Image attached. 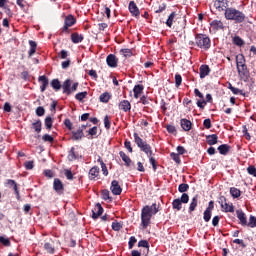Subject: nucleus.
Listing matches in <instances>:
<instances>
[{
  "label": "nucleus",
  "mask_w": 256,
  "mask_h": 256,
  "mask_svg": "<svg viewBox=\"0 0 256 256\" xmlns=\"http://www.w3.org/2000/svg\"><path fill=\"white\" fill-rule=\"evenodd\" d=\"M134 142L137 147L140 148V151L147 155L150 165H152L153 171H157V160L153 157V150L151 149V145L144 141L139 137V134L134 133Z\"/></svg>",
  "instance_id": "nucleus-1"
},
{
  "label": "nucleus",
  "mask_w": 256,
  "mask_h": 256,
  "mask_svg": "<svg viewBox=\"0 0 256 256\" xmlns=\"http://www.w3.org/2000/svg\"><path fill=\"white\" fill-rule=\"evenodd\" d=\"M159 213V206L157 203H153L151 206L146 205L141 211V225L143 229H147L151 225V217Z\"/></svg>",
  "instance_id": "nucleus-2"
},
{
  "label": "nucleus",
  "mask_w": 256,
  "mask_h": 256,
  "mask_svg": "<svg viewBox=\"0 0 256 256\" xmlns=\"http://www.w3.org/2000/svg\"><path fill=\"white\" fill-rule=\"evenodd\" d=\"M236 68L238 75L242 81H249L251 74L247 68L245 56L243 54L236 55Z\"/></svg>",
  "instance_id": "nucleus-3"
},
{
  "label": "nucleus",
  "mask_w": 256,
  "mask_h": 256,
  "mask_svg": "<svg viewBox=\"0 0 256 256\" xmlns=\"http://www.w3.org/2000/svg\"><path fill=\"white\" fill-rule=\"evenodd\" d=\"M224 18L226 21H234L236 24L245 23L247 16L237 8L230 7L224 12Z\"/></svg>",
  "instance_id": "nucleus-4"
},
{
  "label": "nucleus",
  "mask_w": 256,
  "mask_h": 256,
  "mask_svg": "<svg viewBox=\"0 0 256 256\" xmlns=\"http://www.w3.org/2000/svg\"><path fill=\"white\" fill-rule=\"evenodd\" d=\"M195 45H197L199 49H204V51H209V49H211V38H209L207 34H196Z\"/></svg>",
  "instance_id": "nucleus-5"
},
{
  "label": "nucleus",
  "mask_w": 256,
  "mask_h": 256,
  "mask_svg": "<svg viewBox=\"0 0 256 256\" xmlns=\"http://www.w3.org/2000/svg\"><path fill=\"white\" fill-rule=\"evenodd\" d=\"M218 203L224 213H235V206H233V203H227V198L225 196H220L218 198Z\"/></svg>",
  "instance_id": "nucleus-6"
},
{
  "label": "nucleus",
  "mask_w": 256,
  "mask_h": 256,
  "mask_svg": "<svg viewBox=\"0 0 256 256\" xmlns=\"http://www.w3.org/2000/svg\"><path fill=\"white\" fill-rule=\"evenodd\" d=\"M77 23V19L73 15H68L65 17L64 26L61 28L62 33H69V27H73Z\"/></svg>",
  "instance_id": "nucleus-7"
},
{
  "label": "nucleus",
  "mask_w": 256,
  "mask_h": 256,
  "mask_svg": "<svg viewBox=\"0 0 256 256\" xmlns=\"http://www.w3.org/2000/svg\"><path fill=\"white\" fill-rule=\"evenodd\" d=\"M214 8L218 13H226L227 9H229V0H216L214 1Z\"/></svg>",
  "instance_id": "nucleus-8"
},
{
  "label": "nucleus",
  "mask_w": 256,
  "mask_h": 256,
  "mask_svg": "<svg viewBox=\"0 0 256 256\" xmlns=\"http://www.w3.org/2000/svg\"><path fill=\"white\" fill-rule=\"evenodd\" d=\"M210 31L217 33V31H225V24L221 20H213L210 22Z\"/></svg>",
  "instance_id": "nucleus-9"
},
{
  "label": "nucleus",
  "mask_w": 256,
  "mask_h": 256,
  "mask_svg": "<svg viewBox=\"0 0 256 256\" xmlns=\"http://www.w3.org/2000/svg\"><path fill=\"white\" fill-rule=\"evenodd\" d=\"M53 189L58 193V195H63V192L65 191V186L63 185V182L59 178H55L53 182Z\"/></svg>",
  "instance_id": "nucleus-10"
},
{
  "label": "nucleus",
  "mask_w": 256,
  "mask_h": 256,
  "mask_svg": "<svg viewBox=\"0 0 256 256\" xmlns=\"http://www.w3.org/2000/svg\"><path fill=\"white\" fill-rule=\"evenodd\" d=\"M128 9L133 17H136V19H139L141 12L139 11V7H137V4L135 3V1L129 2Z\"/></svg>",
  "instance_id": "nucleus-11"
},
{
  "label": "nucleus",
  "mask_w": 256,
  "mask_h": 256,
  "mask_svg": "<svg viewBox=\"0 0 256 256\" xmlns=\"http://www.w3.org/2000/svg\"><path fill=\"white\" fill-rule=\"evenodd\" d=\"M110 191L113 193V195H121V193H123V188H121V185H119V181L113 180L111 182Z\"/></svg>",
  "instance_id": "nucleus-12"
},
{
  "label": "nucleus",
  "mask_w": 256,
  "mask_h": 256,
  "mask_svg": "<svg viewBox=\"0 0 256 256\" xmlns=\"http://www.w3.org/2000/svg\"><path fill=\"white\" fill-rule=\"evenodd\" d=\"M38 81L39 83H41L40 85L41 93H45V91L47 90V87H49V78H47V76L45 75H42L38 77Z\"/></svg>",
  "instance_id": "nucleus-13"
},
{
  "label": "nucleus",
  "mask_w": 256,
  "mask_h": 256,
  "mask_svg": "<svg viewBox=\"0 0 256 256\" xmlns=\"http://www.w3.org/2000/svg\"><path fill=\"white\" fill-rule=\"evenodd\" d=\"M103 215V206H101V203H97L92 210V219H99Z\"/></svg>",
  "instance_id": "nucleus-14"
},
{
  "label": "nucleus",
  "mask_w": 256,
  "mask_h": 256,
  "mask_svg": "<svg viewBox=\"0 0 256 256\" xmlns=\"http://www.w3.org/2000/svg\"><path fill=\"white\" fill-rule=\"evenodd\" d=\"M106 63L108 67L115 68L117 67V63H119V59H117V56H115V54H109L106 58Z\"/></svg>",
  "instance_id": "nucleus-15"
},
{
  "label": "nucleus",
  "mask_w": 256,
  "mask_h": 256,
  "mask_svg": "<svg viewBox=\"0 0 256 256\" xmlns=\"http://www.w3.org/2000/svg\"><path fill=\"white\" fill-rule=\"evenodd\" d=\"M236 215L237 219L240 221V225H242V227H247V216L245 215V212H243V210H237Z\"/></svg>",
  "instance_id": "nucleus-16"
},
{
  "label": "nucleus",
  "mask_w": 256,
  "mask_h": 256,
  "mask_svg": "<svg viewBox=\"0 0 256 256\" xmlns=\"http://www.w3.org/2000/svg\"><path fill=\"white\" fill-rule=\"evenodd\" d=\"M73 81H71V79H66L63 84L61 85L62 89H63V93L65 95H71V85H72Z\"/></svg>",
  "instance_id": "nucleus-17"
},
{
  "label": "nucleus",
  "mask_w": 256,
  "mask_h": 256,
  "mask_svg": "<svg viewBox=\"0 0 256 256\" xmlns=\"http://www.w3.org/2000/svg\"><path fill=\"white\" fill-rule=\"evenodd\" d=\"M85 137L83 129H78L77 131H72V136L70 137L71 141H81Z\"/></svg>",
  "instance_id": "nucleus-18"
},
{
  "label": "nucleus",
  "mask_w": 256,
  "mask_h": 256,
  "mask_svg": "<svg viewBox=\"0 0 256 256\" xmlns=\"http://www.w3.org/2000/svg\"><path fill=\"white\" fill-rule=\"evenodd\" d=\"M200 71V79H205L211 73V68H209V65L203 64L199 68Z\"/></svg>",
  "instance_id": "nucleus-19"
},
{
  "label": "nucleus",
  "mask_w": 256,
  "mask_h": 256,
  "mask_svg": "<svg viewBox=\"0 0 256 256\" xmlns=\"http://www.w3.org/2000/svg\"><path fill=\"white\" fill-rule=\"evenodd\" d=\"M120 111H124V113H127L131 111V102L128 100H122L118 105Z\"/></svg>",
  "instance_id": "nucleus-20"
},
{
  "label": "nucleus",
  "mask_w": 256,
  "mask_h": 256,
  "mask_svg": "<svg viewBox=\"0 0 256 256\" xmlns=\"http://www.w3.org/2000/svg\"><path fill=\"white\" fill-rule=\"evenodd\" d=\"M218 141H219V136H217V134L206 136V143L210 145V147H213V145H217Z\"/></svg>",
  "instance_id": "nucleus-21"
},
{
  "label": "nucleus",
  "mask_w": 256,
  "mask_h": 256,
  "mask_svg": "<svg viewBox=\"0 0 256 256\" xmlns=\"http://www.w3.org/2000/svg\"><path fill=\"white\" fill-rule=\"evenodd\" d=\"M180 125L183 131H191V128L193 127V123H191V120H187L185 118L180 120Z\"/></svg>",
  "instance_id": "nucleus-22"
},
{
  "label": "nucleus",
  "mask_w": 256,
  "mask_h": 256,
  "mask_svg": "<svg viewBox=\"0 0 256 256\" xmlns=\"http://www.w3.org/2000/svg\"><path fill=\"white\" fill-rule=\"evenodd\" d=\"M88 177L90 181L95 180L96 177H99V167L94 166L89 170Z\"/></svg>",
  "instance_id": "nucleus-23"
},
{
  "label": "nucleus",
  "mask_w": 256,
  "mask_h": 256,
  "mask_svg": "<svg viewBox=\"0 0 256 256\" xmlns=\"http://www.w3.org/2000/svg\"><path fill=\"white\" fill-rule=\"evenodd\" d=\"M144 89H145V86H143V84L135 85L133 88L134 98L139 99V95L143 93Z\"/></svg>",
  "instance_id": "nucleus-24"
},
{
  "label": "nucleus",
  "mask_w": 256,
  "mask_h": 256,
  "mask_svg": "<svg viewBox=\"0 0 256 256\" xmlns=\"http://www.w3.org/2000/svg\"><path fill=\"white\" fill-rule=\"evenodd\" d=\"M42 128H43V123L41 122V120L38 119L32 123L31 129H33L35 133L37 134L41 133Z\"/></svg>",
  "instance_id": "nucleus-25"
},
{
  "label": "nucleus",
  "mask_w": 256,
  "mask_h": 256,
  "mask_svg": "<svg viewBox=\"0 0 256 256\" xmlns=\"http://www.w3.org/2000/svg\"><path fill=\"white\" fill-rule=\"evenodd\" d=\"M199 203V196L196 195L192 198L190 206H189V213H193L195 209H197V205Z\"/></svg>",
  "instance_id": "nucleus-26"
},
{
  "label": "nucleus",
  "mask_w": 256,
  "mask_h": 256,
  "mask_svg": "<svg viewBox=\"0 0 256 256\" xmlns=\"http://www.w3.org/2000/svg\"><path fill=\"white\" fill-rule=\"evenodd\" d=\"M83 39H84L83 34H79L77 32L71 34L72 43H75V44L81 43L83 41Z\"/></svg>",
  "instance_id": "nucleus-27"
},
{
  "label": "nucleus",
  "mask_w": 256,
  "mask_h": 256,
  "mask_svg": "<svg viewBox=\"0 0 256 256\" xmlns=\"http://www.w3.org/2000/svg\"><path fill=\"white\" fill-rule=\"evenodd\" d=\"M44 249L50 255H54L55 254V246L53 245V242H45L44 243Z\"/></svg>",
  "instance_id": "nucleus-28"
},
{
  "label": "nucleus",
  "mask_w": 256,
  "mask_h": 256,
  "mask_svg": "<svg viewBox=\"0 0 256 256\" xmlns=\"http://www.w3.org/2000/svg\"><path fill=\"white\" fill-rule=\"evenodd\" d=\"M30 50L28 51L29 57H33L37 51V42L29 40Z\"/></svg>",
  "instance_id": "nucleus-29"
},
{
  "label": "nucleus",
  "mask_w": 256,
  "mask_h": 256,
  "mask_svg": "<svg viewBox=\"0 0 256 256\" xmlns=\"http://www.w3.org/2000/svg\"><path fill=\"white\" fill-rule=\"evenodd\" d=\"M218 151L220 155H227L231 151V146L229 144H222L218 147Z\"/></svg>",
  "instance_id": "nucleus-30"
},
{
  "label": "nucleus",
  "mask_w": 256,
  "mask_h": 256,
  "mask_svg": "<svg viewBox=\"0 0 256 256\" xmlns=\"http://www.w3.org/2000/svg\"><path fill=\"white\" fill-rule=\"evenodd\" d=\"M233 45H236L237 47H243L245 45V40L241 38L240 36H234L232 38Z\"/></svg>",
  "instance_id": "nucleus-31"
},
{
  "label": "nucleus",
  "mask_w": 256,
  "mask_h": 256,
  "mask_svg": "<svg viewBox=\"0 0 256 256\" xmlns=\"http://www.w3.org/2000/svg\"><path fill=\"white\" fill-rule=\"evenodd\" d=\"M119 155L122 159V161H124L126 167H131V158L129 156H127V154H125V152L120 151Z\"/></svg>",
  "instance_id": "nucleus-32"
},
{
  "label": "nucleus",
  "mask_w": 256,
  "mask_h": 256,
  "mask_svg": "<svg viewBox=\"0 0 256 256\" xmlns=\"http://www.w3.org/2000/svg\"><path fill=\"white\" fill-rule=\"evenodd\" d=\"M172 208L176 209V211H181L183 209V202L179 198L174 199L172 202Z\"/></svg>",
  "instance_id": "nucleus-33"
},
{
  "label": "nucleus",
  "mask_w": 256,
  "mask_h": 256,
  "mask_svg": "<svg viewBox=\"0 0 256 256\" xmlns=\"http://www.w3.org/2000/svg\"><path fill=\"white\" fill-rule=\"evenodd\" d=\"M100 103H107L108 101H111V93L104 92L99 97Z\"/></svg>",
  "instance_id": "nucleus-34"
},
{
  "label": "nucleus",
  "mask_w": 256,
  "mask_h": 256,
  "mask_svg": "<svg viewBox=\"0 0 256 256\" xmlns=\"http://www.w3.org/2000/svg\"><path fill=\"white\" fill-rule=\"evenodd\" d=\"M230 195L233 199H239V197H241V190H239V188L231 187Z\"/></svg>",
  "instance_id": "nucleus-35"
},
{
  "label": "nucleus",
  "mask_w": 256,
  "mask_h": 256,
  "mask_svg": "<svg viewBox=\"0 0 256 256\" xmlns=\"http://www.w3.org/2000/svg\"><path fill=\"white\" fill-rule=\"evenodd\" d=\"M50 85L52 87V89H54V91H60L61 90V81H59V79H53L50 82Z\"/></svg>",
  "instance_id": "nucleus-36"
},
{
  "label": "nucleus",
  "mask_w": 256,
  "mask_h": 256,
  "mask_svg": "<svg viewBox=\"0 0 256 256\" xmlns=\"http://www.w3.org/2000/svg\"><path fill=\"white\" fill-rule=\"evenodd\" d=\"M44 125L48 131H51L53 128V118H51V116H47L44 120Z\"/></svg>",
  "instance_id": "nucleus-37"
},
{
  "label": "nucleus",
  "mask_w": 256,
  "mask_h": 256,
  "mask_svg": "<svg viewBox=\"0 0 256 256\" xmlns=\"http://www.w3.org/2000/svg\"><path fill=\"white\" fill-rule=\"evenodd\" d=\"M228 89H230V91H231L234 95H245V93H243V90H241V89H239V88H235L231 83H229Z\"/></svg>",
  "instance_id": "nucleus-38"
},
{
  "label": "nucleus",
  "mask_w": 256,
  "mask_h": 256,
  "mask_svg": "<svg viewBox=\"0 0 256 256\" xmlns=\"http://www.w3.org/2000/svg\"><path fill=\"white\" fill-rule=\"evenodd\" d=\"M176 16H177V13H175V12H172L169 15L168 19L166 20L167 27H170V28L173 27V21H175Z\"/></svg>",
  "instance_id": "nucleus-39"
},
{
  "label": "nucleus",
  "mask_w": 256,
  "mask_h": 256,
  "mask_svg": "<svg viewBox=\"0 0 256 256\" xmlns=\"http://www.w3.org/2000/svg\"><path fill=\"white\" fill-rule=\"evenodd\" d=\"M170 157L177 165H181V156L178 153L172 152Z\"/></svg>",
  "instance_id": "nucleus-40"
},
{
  "label": "nucleus",
  "mask_w": 256,
  "mask_h": 256,
  "mask_svg": "<svg viewBox=\"0 0 256 256\" xmlns=\"http://www.w3.org/2000/svg\"><path fill=\"white\" fill-rule=\"evenodd\" d=\"M102 199L104 201H109V202L113 201V198H111V196H110L109 190H107V189L102 190Z\"/></svg>",
  "instance_id": "nucleus-41"
},
{
  "label": "nucleus",
  "mask_w": 256,
  "mask_h": 256,
  "mask_svg": "<svg viewBox=\"0 0 256 256\" xmlns=\"http://www.w3.org/2000/svg\"><path fill=\"white\" fill-rule=\"evenodd\" d=\"M68 159L69 161H75V159H78L77 154L75 153V147H72L68 153Z\"/></svg>",
  "instance_id": "nucleus-42"
},
{
  "label": "nucleus",
  "mask_w": 256,
  "mask_h": 256,
  "mask_svg": "<svg viewBox=\"0 0 256 256\" xmlns=\"http://www.w3.org/2000/svg\"><path fill=\"white\" fill-rule=\"evenodd\" d=\"M112 229L113 231H121V229H123V223L118 222L117 220L112 222Z\"/></svg>",
  "instance_id": "nucleus-43"
},
{
  "label": "nucleus",
  "mask_w": 256,
  "mask_h": 256,
  "mask_svg": "<svg viewBox=\"0 0 256 256\" xmlns=\"http://www.w3.org/2000/svg\"><path fill=\"white\" fill-rule=\"evenodd\" d=\"M247 227H251V229L255 228L256 227V217L251 215L249 217V222L247 223L246 225Z\"/></svg>",
  "instance_id": "nucleus-44"
},
{
  "label": "nucleus",
  "mask_w": 256,
  "mask_h": 256,
  "mask_svg": "<svg viewBox=\"0 0 256 256\" xmlns=\"http://www.w3.org/2000/svg\"><path fill=\"white\" fill-rule=\"evenodd\" d=\"M179 193H187L189 191V184L182 183L178 186Z\"/></svg>",
  "instance_id": "nucleus-45"
},
{
  "label": "nucleus",
  "mask_w": 256,
  "mask_h": 256,
  "mask_svg": "<svg viewBox=\"0 0 256 256\" xmlns=\"http://www.w3.org/2000/svg\"><path fill=\"white\" fill-rule=\"evenodd\" d=\"M167 9V5L165 3L159 4L158 8L157 6L154 7V12L155 13H163Z\"/></svg>",
  "instance_id": "nucleus-46"
},
{
  "label": "nucleus",
  "mask_w": 256,
  "mask_h": 256,
  "mask_svg": "<svg viewBox=\"0 0 256 256\" xmlns=\"http://www.w3.org/2000/svg\"><path fill=\"white\" fill-rule=\"evenodd\" d=\"M0 243L4 245V247H11V240H9V238L0 236Z\"/></svg>",
  "instance_id": "nucleus-47"
},
{
  "label": "nucleus",
  "mask_w": 256,
  "mask_h": 256,
  "mask_svg": "<svg viewBox=\"0 0 256 256\" xmlns=\"http://www.w3.org/2000/svg\"><path fill=\"white\" fill-rule=\"evenodd\" d=\"M87 95H88L87 91L79 92L75 95V99H77V101H83V99H85Z\"/></svg>",
  "instance_id": "nucleus-48"
},
{
  "label": "nucleus",
  "mask_w": 256,
  "mask_h": 256,
  "mask_svg": "<svg viewBox=\"0 0 256 256\" xmlns=\"http://www.w3.org/2000/svg\"><path fill=\"white\" fill-rule=\"evenodd\" d=\"M120 53L124 55L125 57H133V51L129 48L121 49Z\"/></svg>",
  "instance_id": "nucleus-49"
},
{
  "label": "nucleus",
  "mask_w": 256,
  "mask_h": 256,
  "mask_svg": "<svg viewBox=\"0 0 256 256\" xmlns=\"http://www.w3.org/2000/svg\"><path fill=\"white\" fill-rule=\"evenodd\" d=\"M183 83V77H181V74L175 75V87H181Z\"/></svg>",
  "instance_id": "nucleus-50"
},
{
  "label": "nucleus",
  "mask_w": 256,
  "mask_h": 256,
  "mask_svg": "<svg viewBox=\"0 0 256 256\" xmlns=\"http://www.w3.org/2000/svg\"><path fill=\"white\" fill-rule=\"evenodd\" d=\"M213 212L209 211V210H205L204 211V215H203V219L206 223H209L211 221V215Z\"/></svg>",
  "instance_id": "nucleus-51"
},
{
  "label": "nucleus",
  "mask_w": 256,
  "mask_h": 256,
  "mask_svg": "<svg viewBox=\"0 0 256 256\" xmlns=\"http://www.w3.org/2000/svg\"><path fill=\"white\" fill-rule=\"evenodd\" d=\"M242 133L247 141H251V134H249V131L247 130V126H243Z\"/></svg>",
  "instance_id": "nucleus-52"
},
{
  "label": "nucleus",
  "mask_w": 256,
  "mask_h": 256,
  "mask_svg": "<svg viewBox=\"0 0 256 256\" xmlns=\"http://www.w3.org/2000/svg\"><path fill=\"white\" fill-rule=\"evenodd\" d=\"M42 140L45 142V143H53V141H54V138H53V136H51V135H49V134H44L43 136H42Z\"/></svg>",
  "instance_id": "nucleus-53"
},
{
  "label": "nucleus",
  "mask_w": 256,
  "mask_h": 256,
  "mask_svg": "<svg viewBox=\"0 0 256 256\" xmlns=\"http://www.w3.org/2000/svg\"><path fill=\"white\" fill-rule=\"evenodd\" d=\"M35 162H33V161H26L25 163H24V167H25V169L27 170V171H31V169H33V167H35V164H34Z\"/></svg>",
  "instance_id": "nucleus-54"
},
{
  "label": "nucleus",
  "mask_w": 256,
  "mask_h": 256,
  "mask_svg": "<svg viewBox=\"0 0 256 256\" xmlns=\"http://www.w3.org/2000/svg\"><path fill=\"white\" fill-rule=\"evenodd\" d=\"M36 115L38 117H43V115H45V108H43V106H39L36 108Z\"/></svg>",
  "instance_id": "nucleus-55"
},
{
  "label": "nucleus",
  "mask_w": 256,
  "mask_h": 256,
  "mask_svg": "<svg viewBox=\"0 0 256 256\" xmlns=\"http://www.w3.org/2000/svg\"><path fill=\"white\" fill-rule=\"evenodd\" d=\"M247 173L249 175H252V177H256V167L255 166H249L247 168Z\"/></svg>",
  "instance_id": "nucleus-56"
},
{
  "label": "nucleus",
  "mask_w": 256,
  "mask_h": 256,
  "mask_svg": "<svg viewBox=\"0 0 256 256\" xmlns=\"http://www.w3.org/2000/svg\"><path fill=\"white\" fill-rule=\"evenodd\" d=\"M135 243H137V238H135V236H131L129 238V242H128V247L129 249H131L132 247L135 246Z\"/></svg>",
  "instance_id": "nucleus-57"
},
{
  "label": "nucleus",
  "mask_w": 256,
  "mask_h": 256,
  "mask_svg": "<svg viewBox=\"0 0 256 256\" xmlns=\"http://www.w3.org/2000/svg\"><path fill=\"white\" fill-rule=\"evenodd\" d=\"M64 175L68 179V181H73V172H71V170L66 169L64 171Z\"/></svg>",
  "instance_id": "nucleus-58"
},
{
  "label": "nucleus",
  "mask_w": 256,
  "mask_h": 256,
  "mask_svg": "<svg viewBox=\"0 0 256 256\" xmlns=\"http://www.w3.org/2000/svg\"><path fill=\"white\" fill-rule=\"evenodd\" d=\"M104 127L105 129H111V120H109L108 115L104 117Z\"/></svg>",
  "instance_id": "nucleus-59"
},
{
  "label": "nucleus",
  "mask_w": 256,
  "mask_h": 256,
  "mask_svg": "<svg viewBox=\"0 0 256 256\" xmlns=\"http://www.w3.org/2000/svg\"><path fill=\"white\" fill-rule=\"evenodd\" d=\"M138 247H144L145 249H149V241H147V240H140L138 242Z\"/></svg>",
  "instance_id": "nucleus-60"
},
{
  "label": "nucleus",
  "mask_w": 256,
  "mask_h": 256,
  "mask_svg": "<svg viewBox=\"0 0 256 256\" xmlns=\"http://www.w3.org/2000/svg\"><path fill=\"white\" fill-rule=\"evenodd\" d=\"M45 177H48V179H53L55 177V174L53 173V170H44Z\"/></svg>",
  "instance_id": "nucleus-61"
},
{
  "label": "nucleus",
  "mask_w": 256,
  "mask_h": 256,
  "mask_svg": "<svg viewBox=\"0 0 256 256\" xmlns=\"http://www.w3.org/2000/svg\"><path fill=\"white\" fill-rule=\"evenodd\" d=\"M180 201L181 203H184V204L189 203V194L183 193L180 198Z\"/></svg>",
  "instance_id": "nucleus-62"
},
{
  "label": "nucleus",
  "mask_w": 256,
  "mask_h": 256,
  "mask_svg": "<svg viewBox=\"0 0 256 256\" xmlns=\"http://www.w3.org/2000/svg\"><path fill=\"white\" fill-rule=\"evenodd\" d=\"M16 3L22 10L25 9V7H27V1L25 0H16Z\"/></svg>",
  "instance_id": "nucleus-63"
},
{
  "label": "nucleus",
  "mask_w": 256,
  "mask_h": 256,
  "mask_svg": "<svg viewBox=\"0 0 256 256\" xmlns=\"http://www.w3.org/2000/svg\"><path fill=\"white\" fill-rule=\"evenodd\" d=\"M203 126L205 127V129H211L212 127L211 119L209 118L205 119L203 122Z\"/></svg>",
  "instance_id": "nucleus-64"
}]
</instances>
